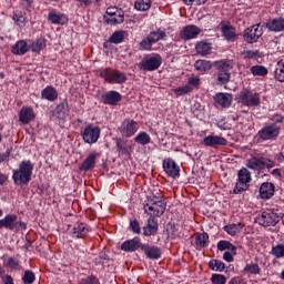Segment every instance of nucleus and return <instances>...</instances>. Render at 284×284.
I'll return each instance as SVG.
<instances>
[{"label":"nucleus","mask_w":284,"mask_h":284,"mask_svg":"<svg viewBox=\"0 0 284 284\" xmlns=\"http://www.w3.org/2000/svg\"><path fill=\"white\" fill-rule=\"evenodd\" d=\"M33 171L34 164H32V161L24 160L20 162L19 168L13 170L12 181L14 185H28L32 181Z\"/></svg>","instance_id":"nucleus-1"},{"label":"nucleus","mask_w":284,"mask_h":284,"mask_svg":"<svg viewBox=\"0 0 284 284\" xmlns=\"http://www.w3.org/2000/svg\"><path fill=\"white\" fill-rule=\"evenodd\" d=\"M213 65L217 70V83L220 85L230 83V79L232 78V70H234V60L223 59L215 61Z\"/></svg>","instance_id":"nucleus-2"},{"label":"nucleus","mask_w":284,"mask_h":284,"mask_svg":"<svg viewBox=\"0 0 284 284\" xmlns=\"http://www.w3.org/2000/svg\"><path fill=\"white\" fill-rule=\"evenodd\" d=\"M165 207H168V204L163 197L149 199L144 204V213L152 216V219L154 216H163L165 214Z\"/></svg>","instance_id":"nucleus-3"},{"label":"nucleus","mask_w":284,"mask_h":284,"mask_svg":"<svg viewBox=\"0 0 284 284\" xmlns=\"http://www.w3.org/2000/svg\"><path fill=\"white\" fill-rule=\"evenodd\" d=\"M250 183H252V173L246 168H242L237 172V182L233 189V194H242L250 190Z\"/></svg>","instance_id":"nucleus-4"},{"label":"nucleus","mask_w":284,"mask_h":284,"mask_svg":"<svg viewBox=\"0 0 284 284\" xmlns=\"http://www.w3.org/2000/svg\"><path fill=\"white\" fill-rule=\"evenodd\" d=\"M26 222H19L17 214H8L0 220V230H10L11 232H21L26 230Z\"/></svg>","instance_id":"nucleus-5"},{"label":"nucleus","mask_w":284,"mask_h":284,"mask_svg":"<svg viewBox=\"0 0 284 284\" xmlns=\"http://www.w3.org/2000/svg\"><path fill=\"white\" fill-rule=\"evenodd\" d=\"M257 136L261 141H276L281 136V126L276 123L264 124L257 132Z\"/></svg>","instance_id":"nucleus-6"},{"label":"nucleus","mask_w":284,"mask_h":284,"mask_svg":"<svg viewBox=\"0 0 284 284\" xmlns=\"http://www.w3.org/2000/svg\"><path fill=\"white\" fill-rule=\"evenodd\" d=\"M161 63H163L161 55L153 53L145 55L139 63V68L145 72H154V70H159V68H161Z\"/></svg>","instance_id":"nucleus-7"},{"label":"nucleus","mask_w":284,"mask_h":284,"mask_svg":"<svg viewBox=\"0 0 284 284\" xmlns=\"http://www.w3.org/2000/svg\"><path fill=\"white\" fill-rule=\"evenodd\" d=\"M165 37H168V33H165V31L158 29L155 31H151L146 38H144L141 42H140V49L141 50H145V51H150L152 50V45H154V43H159V41H163V39H165Z\"/></svg>","instance_id":"nucleus-8"},{"label":"nucleus","mask_w":284,"mask_h":284,"mask_svg":"<svg viewBox=\"0 0 284 284\" xmlns=\"http://www.w3.org/2000/svg\"><path fill=\"white\" fill-rule=\"evenodd\" d=\"M100 77L106 81V83H125L128 81V75L119 70H113L110 68L102 69L100 71Z\"/></svg>","instance_id":"nucleus-9"},{"label":"nucleus","mask_w":284,"mask_h":284,"mask_svg":"<svg viewBox=\"0 0 284 284\" xmlns=\"http://www.w3.org/2000/svg\"><path fill=\"white\" fill-rule=\"evenodd\" d=\"M81 136L84 143L92 145L99 141L101 136V128L94 126L93 124H88L84 129L81 130Z\"/></svg>","instance_id":"nucleus-10"},{"label":"nucleus","mask_w":284,"mask_h":284,"mask_svg":"<svg viewBox=\"0 0 284 284\" xmlns=\"http://www.w3.org/2000/svg\"><path fill=\"white\" fill-rule=\"evenodd\" d=\"M239 103L242 105H247V108H256L261 104V98L258 93H254L250 90H243L239 93L237 97Z\"/></svg>","instance_id":"nucleus-11"},{"label":"nucleus","mask_w":284,"mask_h":284,"mask_svg":"<svg viewBox=\"0 0 284 284\" xmlns=\"http://www.w3.org/2000/svg\"><path fill=\"white\" fill-rule=\"evenodd\" d=\"M104 19L110 26H119V23H123L125 20V13L121 9L111 7L106 9Z\"/></svg>","instance_id":"nucleus-12"},{"label":"nucleus","mask_w":284,"mask_h":284,"mask_svg":"<svg viewBox=\"0 0 284 284\" xmlns=\"http://www.w3.org/2000/svg\"><path fill=\"white\" fill-rule=\"evenodd\" d=\"M119 132L125 139H130V136H134L139 132V122L132 119H125L120 125Z\"/></svg>","instance_id":"nucleus-13"},{"label":"nucleus","mask_w":284,"mask_h":284,"mask_svg":"<svg viewBox=\"0 0 284 284\" xmlns=\"http://www.w3.org/2000/svg\"><path fill=\"white\" fill-rule=\"evenodd\" d=\"M281 219H283V215L274 213V212H263L262 215L257 219L260 225H263V227H274Z\"/></svg>","instance_id":"nucleus-14"},{"label":"nucleus","mask_w":284,"mask_h":284,"mask_svg":"<svg viewBox=\"0 0 284 284\" xmlns=\"http://www.w3.org/2000/svg\"><path fill=\"white\" fill-rule=\"evenodd\" d=\"M244 41L246 43H256L261 37H263V29L258 24H254L244 30Z\"/></svg>","instance_id":"nucleus-15"},{"label":"nucleus","mask_w":284,"mask_h":284,"mask_svg":"<svg viewBox=\"0 0 284 284\" xmlns=\"http://www.w3.org/2000/svg\"><path fill=\"white\" fill-rule=\"evenodd\" d=\"M163 170L168 176H171V179L181 176V169L179 168V164H176V162L171 158L163 160Z\"/></svg>","instance_id":"nucleus-16"},{"label":"nucleus","mask_w":284,"mask_h":284,"mask_svg":"<svg viewBox=\"0 0 284 284\" xmlns=\"http://www.w3.org/2000/svg\"><path fill=\"white\" fill-rule=\"evenodd\" d=\"M205 148H223L227 145V140L221 135L210 134L203 139Z\"/></svg>","instance_id":"nucleus-17"},{"label":"nucleus","mask_w":284,"mask_h":284,"mask_svg":"<svg viewBox=\"0 0 284 284\" xmlns=\"http://www.w3.org/2000/svg\"><path fill=\"white\" fill-rule=\"evenodd\" d=\"M200 34H201V28L194 24H189L182 29L180 37L184 41H190L192 39H196Z\"/></svg>","instance_id":"nucleus-18"},{"label":"nucleus","mask_w":284,"mask_h":284,"mask_svg":"<svg viewBox=\"0 0 284 284\" xmlns=\"http://www.w3.org/2000/svg\"><path fill=\"white\" fill-rule=\"evenodd\" d=\"M123 97L118 91H108L101 95V102L104 105H116Z\"/></svg>","instance_id":"nucleus-19"},{"label":"nucleus","mask_w":284,"mask_h":284,"mask_svg":"<svg viewBox=\"0 0 284 284\" xmlns=\"http://www.w3.org/2000/svg\"><path fill=\"white\" fill-rule=\"evenodd\" d=\"M143 236H156L159 233V221L149 216L146 225L143 226Z\"/></svg>","instance_id":"nucleus-20"},{"label":"nucleus","mask_w":284,"mask_h":284,"mask_svg":"<svg viewBox=\"0 0 284 284\" xmlns=\"http://www.w3.org/2000/svg\"><path fill=\"white\" fill-rule=\"evenodd\" d=\"M142 252H144L146 258H150L151 261H156L161 256V247L150 245V244H142L141 245Z\"/></svg>","instance_id":"nucleus-21"},{"label":"nucleus","mask_w":284,"mask_h":284,"mask_svg":"<svg viewBox=\"0 0 284 284\" xmlns=\"http://www.w3.org/2000/svg\"><path fill=\"white\" fill-rule=\"evenodd\" d=\"M37 115L34 114V110L30 106H22V109L19 112V121L23 125H28V123H31V121H34Z\"/></svg>","instance_id":"nucleus-22"},{"label":"nucleus","mask_w":284,"mask_h":284,"mask_svg":"<svg viewBox=\"0 0 284 284\" xmlns=\"http://www.w3.org/2000/svg\"><path fill=\"white\" fill-rule=\"evenodd\" d=\"M222 36L226 41L234 43L239 39V34L236 33V28L231 24H223L221 27Z\"/></svg>","instance_id":"nucleus-23"},{"label":"nucleus","mask_w":284,"mask_h":284,"mask_svg":"<svg viewBox=\"0 0 284 284\" xmlns=\"http://www.w3.org/2000/svg\"><path fill=\"white\" fill-rule=\"evenodd\" d=\"M90 234V226L85 223L77 224L72 230V239H85Z\"/></svg>","instance_id":"nucleus-24"},{"label":"nucleus","mask_w":284,"mask_h":284,"mask_svg":"<svg viewBox=\"0 0 284 284\" xmlns=\"http://www.w3.org/2000/svg\"><path fill=\"white\" fill-rule=\"evenodd\" d=\"M274 192H276V186H274V183L264 182L260 186L261 199H272V196H274Z\"/></svg>","instance_id":"nucleus-25"},{"label":"nucleus","mask_w":284,"mask_h":284,"mask_svg":"<svg viewBox=\"0 0 284 284\" xmlns=\"http://www.w3.org/2000/svg\"><path fill=\"white\" fill-rule=\"evenodd\" d=\"M143 244H141V239L134 237L132 240H128L122 243L121 250L123 252H136L139 247H141Z\"/></svg>","instance_id":"nucleus-26"},{"label":"nucleus","mask_w":284,"mask_h":284,"mask_svg":"<svg viewBox=\"0 0 284 284\" xmlns=\"http://www.w3.org/2000/svg\"><path fill=\"white\" fill-rule=\"evenodd\" d=\"M11 52L18 57H23V54L30 52V47L26 40H20L12 47Z\"/></svg>","instance_id":"nucleus-27"},{"label":"nucleus","mask_w":284,"mask_h":284,"mask_svg":"<svg viewBox=\"0 0 284 284\" xmlns=\"http://www.w3.org/2000/svg\"><path fill=\"white\" fill-rule=\"evenodd\" d=\"M270 32H284V18H275L266 23Z\"/></svg>","instance_id":"nucleus-28"},{"label":"nucleus","mask_w":284,"mask_h":284,"mask_svg":"<svg viewBox=\"0 0 284 284\" xmlns=\"http://www.w3.org/2000/svg\"><path fill=\"white\" fill-rule=\"evenodd\" d=\"M48 20L54 26H65L68 22V17H65L63 13H58L57 11L52 10L49 13Z\"/></svg>","instance_id":"nucleus-29"},{"label":"nucleus","mask_w":284,"mask_h":284,"mask_svg":"<svg viewBox=\"0 0 284 284\" xmlns=\"http://www.w3.org/2000/svg\"><path fill=\"white\" fill-rule=\"evenodd\" d=\"M232 94L230 93H217L214 97L215 103L221 105V108H230L232 105Z\"/></svg>","instance_id":"nucleus-30"},{"label":"nucleus","mask_w":284,"mask_h":284,"mask_svg":"<svg viewBox=\"0 0 284 284\" xmlns=\"http://www.w3.org/2000/svg\"><path fill=\"white\" fill-rule=\"evenodd\" d=\"M70 114V104L68 103V100L62 101L60 104L55 108V116L57 119H65Z\"/></svg>","instance_id":"nucleus-31"},{"label":"nucleus","mask_w":284,"mask_h":284,"mask_svg":"<svg viewBox=\"0 0 284 284\" xmlns=\"http://www.w3.org/2000/svg\"><path fill=\"white\" fill-rule=\"evenodd\" d=\"M41 97L45 99V101H57V99H59V92H57L54 87L49 85L42 90Z\"/></svg>","instance_id":"nucleus-32"},{"label":"nucleus","mask_w":284,"mask_h":284,"mask_svg":"<svg viewBox=\"0 0 284 284\" xmlns=\"http://www.w3.org/2000/svg\"><path fill=\"white\" fill-rule=\"evenodd\" d=\"M94 165H97V153H91L81 164L80 170L82 172H88L92 169H94Z\"/></svg>","instance_id":"nucleus-33"},{"label":"nucleus","mask_w":284,"mask_h":284,"mask_svg":"<svg viewBox=\"0 0 284 284\" xmlns=\"http://www.w3.org/2000/svg\"><path fill=\"white\" fill-rule=\"evenodd\" d=\"M194 68L200 72V74H205V72H210V70H212V62L209 60H197L194 63Z\"/></svg>","instance_id":"nucleus-34"},{"label":"nucleus","mask_w":284,"mask_h":284,"mask_svg":"<svg viewBox=\"0 0 284 284\" xmlns=\"http://www.w3.org/2000/svg\"><path fill=\"white\" fill-rule=\"evenodd\" d=\"M195 50L201 57H207V54L212 52V44L205 41H201L196 43Z\"/></svg>","instance_id":"nucleus-35"},{"label":"nucleus","mask_w":284,"mask_h":284,"mask_svg":"<svg viewBox=\"0 0 284 284\" xmlns=\"http://www.w3.org/2000/svg\"><path fill=\"white\" fill-rule=\"evenodd\" d=\"M246 168L250 170H264L263 168V158H252L247 161Z\"/></svg>","instance_id":"nucleus-36"},{"label":"nucleus","mask_w":284,"mask_h":284,"mask_svg":"<svg viewBox=\"0 0 284 284\" xmlns=\"http://www.w3.org/2000/svg\"><path fill=\"white\" fill-rule=\"evenodd\" d=\"M217 250L220 252H225V250H229L232 252V254H236V246L232 244L230 241L222 240L217 243Z\"/></svg>","instance_id":"nucleus-37"},{"label":"nucleus","mask_w":284,"mask_h":284,"mask_svg":"<svg viewBox=\"0 0 284 284\" xmlns=\"http://www.w3.org/2000/svg\"><path fill=\"white\" fill-rule=\"evenodd\" d=\"M210 243V235L207 233H199L195 235L196 247H205Z\"/></svg>","instance_id":"nucleus-38"},{"label":"nucleus","mask_w":284,"mask_h":284,"mask_svg":"<svg viewBox=\"0 0 284 284\" xmlns=\"http://www.w3.org/2000/svg\"><path fill=\"white\" fill-rule=\"evenodd\" d=\"M150 141H152V138H150V134H148L145 131H141L135 138L134 142L139 145H148L150 144Z\"/></svg>","instance_id":"nucleus-39"},{"label":"nucleus","mask_w":284,"mask_h":284,"mask_svg":"<svg viewBox=\"0 0 284 284\" xmlns=\"http://www.w3.org/2000/svg\"><path fill=\"white\" fill-rule=\"evenodd\" d=\"M275 79L280 81V83H284V58L277 62L275 69Z\"/></svg>","instance_id":"nucleus-40"},{"label":"nucleus","mask_w":284,"mask_h":284,"mask_svg":"<svg viewBox=\"0 0 284 284\" xmlns=\"http://www.w3.org/2000/svg\"><path fill=\"white\" fill-rule=\"evenodd\" d=\"M224 232H227L230 236H236L241 230H243V224H229L223 227Z\"/></svg>","instance_id":"nucleus-41"},{"label":"nucleus","mask_w":284,"mask_h":284,"mask_svg":"<svg viewBox=\"0 0 284 284\" xmlns=\"http://www.w3.org/2000/svg\"><path fill=\"white\" fill-rule=\"evenodd\" d=\"M135 10L145 12L152 8V0H138L134 4Z\"/></svg>","instance_id":"nucleus-42"},{"label":"nucleus","mask_w":284,"mask_h":284,"mask_svg":"<svg viewBox=\"0 0 284 284\" xmlns=\"http://www.w3.org/2000/svg\"><path fill=\"white\" fill-rule=\"evenodd\" d=\"M243 274H261V266L256 263L246 264L243 268Z\"/></svg>","instance_id":"nucleus-43"},{"label":"nucleus","mask_w":284,"mask_h":284,"mask_svg":"<svg viewBox=\"0 0 284 284\" xmlns=\"http://www.w3.org/2000/svg\"><path fill=\"white\" fill-rule=\"evenodd\" d=\"M209 267L213 270V272H223V270H225V263L220 260H211L209 262Z\"/></svg>","instance_id":"nucleus-44"},{"label":"nucleus","mask_w":284,"mask_h":284,"mask_svg":"<svg viewBox=\"0 0 284 284\" xmlns=\"http://www.w3.org/2000/svg\"><path fill=\"white\" fill-rule=\"evenodd\" d=\"M125 40V31H115L111 37H110V41L111 43H123V41Z\"/></svg>","instance_id":"nucleus-45"},{"label":"nucleus","mask_w":284,"mask_h":284,"mask_svg":"<svg viewBox=\"0 0 284 284\" xmlns=\"http://www.w3.org/2000/svg\"><path fill=\"white\" fill-rule=\"evenodd\" d=\"M251 72L253 77H266L267 74V68L263 65H253L251 67Z\"/></svg>","instance_id":"nucleus-46"},{"label":"nucleus","mask_w":284,"mask_h":284,"mask_svg":"<svg viewBox=\"0 0 284 284\" xmlns=\"http://www.w3.org/2000/svg\"><path fill=\"white\" fill-rule=\"evenodd\" d=\"M116 149L121 154H130V150H128V140L116 139Z\"/></svg>","instance_id":"nucleus-47"},{"label":"nucleus","mask_w":284,"mask_h":284,"mask_svg":"<svg viewBox=\"0 0 284 284\" xmlns=\"http://www.w3.org/2000/svg\"><path fill=\"white\" fill-rule=\"evenodd\" d=\"M22 281L24 284H32V283H34V281H37V276L34 275V272L27 270V271H24Z\"/></svg>","instance_id":"nucleus-48"},{"label":"nucleus","mask_w":284,"mask_h":284,"mask_svg":"<svg viewBox=\"0 0 284 284\" xmlns=\"http://www.w3.org/2000/svg\"><path fill=\"white\" fill-rule=\"evenodd\" d=\"M45 48V39H38L31 44L32 52H41Z\"/></svg>","instance_id":"nucleus-49"},{"label":"nucleus","mask_w":284,"mask_h":284,"mask_svg":"<svg viewBox=\"0 0 284 284\" xmlns=\"http://www.w3.org/2000/svg\"><path fill=\"white\" fill-rule=\"evenodd\" d=\"M192 90H193L192 87H190L189 84H185L183 87H179L174 89V94H176V97H183V94H190Z\"/></svg>","instance_id":"nucleus-50"},{"label":"nucleus","mask_w":284,"mask_h":284,"mask_svg":"<svg viewBox=\"0 0 284 284\" xmlns=\"http://www.w3.org/2000/svg\"><path fill=\"white\" fill-rule=\"evenodd\" d=\"M243 54L244 59H261V51L258 50H247Z\"/></svg>","instance_id":"nucleus-51"},{"label":"nucleus","mask_w":284,"mask_h":284,"mask_svg":"<svg viewBox=\"0 0 284 284\" xmlns=\"http://www.w3.org/2000/svg\"><path fill=\"white\" fill-rule=\"evenodd\" d=\"M187 83L190 88H199L201 85V77L193 74L189 78Z\"/></svg>","instance_id":"nucleus-52"},{"label":"nucleus","mask_w":284,"mask_h":284,"mask_svg":"<svg viewBox=\"0 0 284 284\" xmlns=\"http://www.w3.org/2000/svg\"><path fill=\"white\" fill-rule=\"evenodd\" d=\"M272 253L276 256V258H283L284 257V245L278 244L273 247Z\"/></svg>","instance_id":"nucleus-53"},{"label":"nucleus","mask_w":284,"mask_h":284,"mask_svg":"<svg viewBox=\"0 0 284 284\" xmlns=\"http://www.w3.org/2000/svg\"><path fill=\"white\" fill-rule=\"evenodd\" d=\"M7 266L10 267V270H21V265L19 264V260L14 257H10L7 262Z\"/></svg>","instance_id":"nucleus-54"},{"label":"nucleus","mask_w":284,"mask_h":284,"mask_svg":"<svg viewBox=\"0 0 284 284\" xmlns=\"http://www.w3.org/2000/svg\"><path fill=\"white\" fill-rule=\"evenodd\" d=\"M211 281L213 284H225L227 278H225L224 275L221 274H213Z\"/></svg>","instance_id":"nucleus-55"},{"label":"nucleus","mask_w":284,"mask_h":284,"mask_svg":"<svg viewBox=\"0 0 284 284\" xmlns=\"http://www.w3.org/2000/svg\"><path fill=\"white\" fill-rule=\"evenodd\" d=\"M130 230L133 232V234H141V224L138 220L130 222Z\"/></svg>","instance_id":"nucleus-56"},{"label":"nucleus","mask_w":284,"mask_h":284,"mask_svg":"<svg viewBox=\"0 0 284 284\" xmlns=\"http://www.w3.org/2000/svg\"><path fill=\"white\" fill-rule=\"evenodd\" d=\"M270 121H272V123H275V125H278V123H284V116L282 114L274 113L270 116Z\"/></svg>","instance_id":"nucleus-57"},{"label":"nucleus","mask_w":284,"mask_h":284,"mask_svg":"<svg viewBox=\"0 0 284 284\" xmlns=\"http://www.w3.org/2000/svg\"><path fill=\"white\" fill-rule=\"evenodd\" d=\"M276 166V162L267 159V158H263V168H267V170H272V168Z\"/></svg>","instance_id":"nucleus-58"},{"label":"nucleus","mask_w":284,"mask_h":284,"mask_svg":"<svg viewBox=\"0 0 284 284\" xmlns=\"http://www.w3.org/2000/svg\"><path fill=\"white\" fill-rule=\"evenodd\" d=\"M185 6H203L204 3H207V0H183Z\"/></svg>","instance_id":"nucleus-59"},{"label":"nucleus","mask_w":284,"mask_h":284,"mask_svg":"<svg viewBox=\"0 0 284 284\" xmlns=\"http://www.w3.org/2000/svg\"><path fill=\"white\" fill-rule=\"evenodd\" d=\"M234 253L232 252H224L223 254V260L226 261V263H232L234 262V256H233Z\"/></svg>","instance_id":"nucleus-60"},{"label":"nucleus","mask_w":284,"mask_h":284,"mask_svg":"<svg viewBox=\"0 0 284 284\" xmlns=\"http://www.w3.org/2000/svg\"><path fill=\"white\" fill-rule=\"evenodd\" d=\"M2 283L3 284H14V280L11 275H4L2 276Z\"/></svg>","instance_id":"nucleus-61"},{"label":"nucleus","mask_w":284,"mask_h":284,"mask_svg":"<svg viewBox=\"0 0 284 284\" xmlns=\"http://www.w3.org/2000/svg\"><path fill=\"white\" fill-rule=\"evenodd\" d=\"M9 158H10V150H7L4 153L0 154V163L8 161Z\"/></svg>","instance_id":"nucleus-62"},{"label":"nucleus","mask_w":284,"mask_h":284,"mask_svg":"<svg viewBox=\"0 0 284 284\" xmlns=\"http://www.w3.org/2000/svg\"><path fill=\"white\" fill-rule=\"evenodd\" d=\"M6 183H8V175L0 172V185H4Z\"/></svg>","instance_id":"nucleus-63"},{"label":"nucleus","mask_w":284,"mask_h":284,"mask_svg":"<svg viewBox=\"0 0 284 284\" xmlns=\"http://www.w3.org/2000/svg\"><path fill=\"white\" fill-rule=\"evenodd\" d=\"M229 284H243V280H241V277H234L229 282Z\"/></svg>","instance_id":"nucleus-64"}]
</instances>
